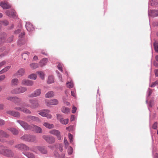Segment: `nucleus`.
<instances>
[{
    "mask_svg": "<svg viewBox=\"0 0 158 158\" xmlns=\"http://www.w3.org/2000/svg\"><path fill=\"white\" fill-rule=\"evenodd\" d=\"M157 123L155 122L152 126V128L154 129H156L157 127Z\"/></svg>",
    "mask_w": 158,
    "mask_h": 158,
    "instance_id": "nucleus-63",
    "label": "nucleus"
},
{
    "mask_svg": "<svg viewBox=\"0 0 158 158\" xmlns=\"http://www.w3.org/2000/svg\"><path fill=\"white\" fill-rule=\"evenodd\" d=\"M29 54L30 53L27 52H26L24 53H23L22 54V58L24 60H25L27 58H28L29 55Z\"/></svg>",
    "mask_w": 158,
    "mask_h": 158,
    "instance_id": "nucleus-36",
    "label": "nucleus"
},
{
    "mask_svg": "<svg viewBox=\"0 0 158 158\" xmlns=\"http://www.w3.org/2000/svg\"><path fill=\"white\" fill-rule=\"evenodd\" d=\"M48 62V59L43 58L39 62V65L41 67H43Z\"/></svg>",
    "mask_w": 158,
    "mask_h": 158,
    "instance_id": "nucleus-23",
    "label": "nucleus"
},
{
    "mask_svg": "<svg viewBox=\"0 0 158 158\" xmlns=\"http://www.w3.org/2000/svg\"><path fill=\"white\" fill-rule=\"evenodd\" d=\"M30 66L31 68L35 69L39 67V64L37 63H32L30 64Z\"/></svg>",
    "mask_w": 158,
    "mask_h": 158,
    "instance_id": "nucleus-43",
    "label": "nucleus"
},
{
    "mask_svg": "<svg viewBox=\"0 0 158 158\" xmlns=\"http://www.w3.org/2000/svg\"><path fill=\"white\" fill-rule=\"evenodd\" d=\"M18 123L25 130H28L31 129V125H29L27 123L21 120H17Z\"/></svg>",
    "mask_w": 158,
    "mask_h": 158,
    "instance_id": "nucleus-5",
    "label": "nucleus"
},
{
    "mask_svg": "<svg viewBox=\"0 0 158 158\" xmlns=\"http://www.w3.org/2000/svg\"><path fill=\"white\" fill-rule=\"evenodd\" d=\"M22 153L28 158H35L34 154L29 152H23Z\"/></svg>",
    "mask_w": 158,
    "mask_h": 158,
    "instance_id": "nucleus-20",
    "label": "nucleus"
},
{
    "mask_svg": "<svg viewBox=\"0 0 158 158\" xmlns=\"http://www.w3.org/2000/svg\"><path fill=\"white\" fill-rule=\"evenodd\" d=\"M155 73L156 77H158V69L155 70Z\"/></svg>",
    "mask_w": 158,
    "mask_h": 158,
    "instance_id": "nucleus-64",
    "label": "nucleus"
},
{
    "mask_svg": "<svg viewBox=\"0 0 158 158\" xmlns=\"http://www.w3.org/2000/svg\"><path fill=\"white\" fill-rule=\"evenodd\" d=\"M43 125L47 128L49 129L52 128L54 126L52 124H49L47 123H45L43 124Z\"/></svg>",
    "mask_w": 158,
    "mask_h": 158,
    "instance_id": "nucleus-31",
    "label": "nucleus"
},
{
    "mask_svg": "<svg viewBox=\"0 0 158 158\" xmlns=\"http://www.w3.org/2000/svg\"><path fill=\"white\" fill-rule=\"evenodd\" d=\"M149 16L156 17L158 16V10H150L148 11Z\"/></svg>",
    "mask_w": 158,
    "mask_h": 158,
    "instance_id": "nucleus-18",
    "label": "nucleus"
},
{
    "mask_svg": "<svg viewBox=\"0 0 158 158\" xmlns=\"http://www.w3.org/2000/svg\"><path fill=\"white\" fill-rule=\"evenodd\" d=\"M6 77V76L4 75H2L0 76V81L4 80Z\"/></svg>",
    "mask_w": 158,
    "mask_h": 158,
    "instance_id": "nucleus-59",
    "label": "nucleus"
},
{
    "mask_svg": "<svg viewBox=\"0 0 158 158\" xmlns=\"http://www.w3.org/2000/svg\"><path fill=\"white\" fill-rule=\"evenodd\" d=\"M58 103V101L56 99H53L50 100L47 102L46 104L47 106H48V105H56Z\"/></svg>",
    "mask_w": 158,
    "mask_h": 158,
    "instance_id": "nucleus-19",
    "label": "nucleus"
},
{
    "mask_svg": "<svg viewBox=\"0 0 158 158\" xmlns=\"http://www.w3.org/2000/svg\"><path fill=\"white\" fill-rule=\"evenodd\" d=\"M42 138L46 142L50 144L54 143L55 142V139L52 136L44 135H43Z\"/></svg>",
    "mask_w": 158,
    "mask_h": 158,
    "instance_id": "nucleus-8",
    "label": "nucleus"
},
{
    "mask_svg": "<svg viewBox=\"0 0 158 158\" xmlns=\"http://www.w3.org/2000/svg\"><path fill=\"white\" fill-rule=\"evenodd\" d=\"M15 96H8L6 98V99L10 101L13 102L14 100L15 99Z\"/></svg>",
    "mask_w": 158,
    "mask_h": 158,
    "instance_id": "nucleus-47",
    "label": "nucleus"
},
{
    "mask_svg": "<svg viewBox=\"0 0 158 158\" xmlns=\"http://www.w3.org/2000/svg\"><path fill=\"white\" fill-rule=\"evenodd\" d=\"M29 102L31 104L27 105L26 106L27 107L35 109L38 108L39 106L38 101L36 99H30L29 100Z\"/></svg>",
    "mask_w": 158,
    "mask_h": 158,
    "instance_id": "nucleus-2",
    "label": "nucleus"
},
{
    "mask_svg": "<svg viewBox=\"0 0 158 158\" xmlns=\"http://www.w3.org/2000/svg\"><path fill=\"white\" fill-rule=\"evenodd\" d=\"M57 76L59 77V78L60 81H63L62 80V77L60 73H57Z\"/></svg>",
    "mask_w": 158,
    "mask_h": 158,
    "instance_id": "nucleus-58",
    "label": "nucleus"
},
{
    "mask_svg": "<svg viewBox=\"0 0 158 158\" xmlns=\"http://www.w3.org/2000/svg\"><path fill=\"white\" fill-rule=\"evenodd\" d=\"M1 22L3 25L5 26H7L9 24L8 22L6 20H5L2 21Z\"/></svg>",
    "mask_w": 158,
    "mask_h": 158,
    "instance_id": "nucleus-54",
    "label": "nucleus"
},
{
    "mask_svg": "<svg viewBox=\"0 0 158 158\" xmlns=\"http://www.w3.org/2000/svg\"><path fill=\"white\" fill-rule=\"evenodd\" d=\"M25 33L24 32H22L19 36V40L18 42V44L19 46H21L25 43V41L23 39V37Z\"/></svg>",
    "mask_w": 158,
    "mask_h": 158,
    "instance_id": "nucleus-14",
    "label": "nucleus"
},
{
    "mask_svg": "<svg viewBox=\"0 0 158 158\" xmlns=\"http://www.w3.org/2000/svg\"><path fill=\"white\" fill-rule=\"evenodd\" d=\"M28 78L31 79L35 80L36 79L37 76L35 74H31L28 76Z\"/></svg>",
    "mask_w": 158,
    "mask_h": 158,
    "instance_id": "nucleus-41",
    "label": "nucleus"
},
{
    "mask_svg": "<svg viewBox=\"0 0 158 158\" xmlns=\"http://www.w3.org/2000/svg\"><path fill=\"white\" fill-rule=\"evenodd\" d=\"M67 87L69 88H71L73 86V82L71 81L70 82H68L66 83Z\"/></svg>",
    "mask_w": 158,
    "mask_h": 158,
    "instance_id": "nucleus-40",
    "label": "nucleus"
},
{
    "mask_svg": "<svg viewBox=\"0 0 158 158\" xmlns=\"http://www.w3.org/2000/svg\"><path fill=\"white\" fill-rule=\"evenodd\" d=\"M4 156L9 157H11L14 156L13 152L10 149H7L6 150Z\"/></svg>",
    "mask_w": 158,
    "mask_h": 158,
    "instance_id": "nucleus-17",
    "label": "nucleus"
},
{
    "mask_svg": "<svg viewBox=\"0 0 158 158\" xmlns=\"http://www.w3.org/2000/svg\"><path fill=\"white\" fill-rule=\"evenodd\" d=\"M7 149H6L5 147L1 145L0 146V154L4 156L5 155V153L6 152V150Z\"/></svg>",
    "mask_w": 158,
    "mask_h": 158,
    "instance_id": "nucleus-29",
    "label": "nucleus"
},
{
    "mask_svg": "<svg viewBox=\"0 0 158 158\" xmlns=\"http://www.w3.org/2000/svg\"><path fill=\"white\" fill-rule=\"evenodd\" d=\"M152 2L156 6H158V0H153Z\"/></svg>",
    "mask_w": 158,
    "mask_h": 158,
    "instance_id": "nucleus-56",
    "label": "nucleus"
},
{
    "mask_svg": "<svg viewBox=\"0 0 158 158\" xmlns=\"http://www.w3.org/2000/svg\"><path fill=\"white\" fill-rule=\"evenodd\" d=\"M0 6L3 9H8L11 7L10 5L7 3L3 2L1 3Z\"/></svg>",
    "mask_w": 158,
    "mask_h": 158,
    "instance_id": "nucleus-25",
    "label": "nucleus"
},
{
    "mask_svg": "<svg viewBox=\"0 0 158 158\" xmlns=\"http://www.w3.org/2000/svg\"><path fill=\"white\" fill-rule=\"evenodd\" d=\"M152 93V90L150 88H149L148 90V96H149Z\"/></svg>",
    "mask_w": 158,
    "mask_h": 158,
    "instance_id": "nucleus-57",
    "label": "nucleus"
},
{
    "mask_svg": "<svg viewBox=\"0 0 158 158\" xmlns=\"http://www.w3.org/2000/svg\"><path fill=\"white\" fill-rule=\"evenodd\" d=\"M54 155L55 157H60V155L57 152H55L54 153Z\"/></svg>",
    "mask_w": 158,
    "mask_h": 158,
    "instance_id": "nucleus-61",
    "label": "nucleus"
},
{
    "mask_svg": "<svg viewBox=\"0 0 158 158\" xmlns=\"http://www.w3.org/2000/svg\"><path fill=\"white\" fill-rule=\"evenodd\" d=\"M15 111L14 110H9L6 111V113L7 114H9L13 116V114H14V113Z\"/></svg>",
    "mask_w": 158,
    "mask_h": 158,
    "instance_id": "nucleus-46",
    "label": "nucleus"
},
{
    "mask_svg": "<svg viewBox=\"0 0 158 158\" xmlns=\"http://www.w3.org/2000/svg\"><path fill=\"white\" fill-rule=\"evenodd\" d=\"M14 113V114L13 116L17 118L20 117V114L19 112L15 111Z\"/></svg>",
    "mask_w": 158,
    "mask_h": 158,
    "instance_id": "nucleus-45",
    "label": "nucleus"
},
{
    "mask_svg": "<svg viewBox=\"0 0 158 158\" xmlns=\"http://www.w3.org/2000/svg\"><path fill=\"white\" fill-rule=\"evenodd\" d=\"M64 142L66 148H67L69 146V143L65 137H64Z\"/></svg>",
    "mask_w": 158,
    "mask_h": 158,
    "instance_id": "nucleus-48",
    "label": "nucleus"
},
{
    "mask_svg": "<svg viewBox=\"0 0 158 158\" xmlns=\"http://www.w3.org/2000/svg\"><path fill=\"white\" fill-rule=\"evenodd\" d=\"M69 138L70 140V142L71 143L73 142V135L70 133L69 134Z\"/></svg>",
    "mask_w": 158,
    "mask_h": 158,
    "instance_id": "nucleus-51",
    "label": "nucleus"
},
{
    "mask_svg": "<svg viewBox=\"0 0 158 158\" xmlns=\"http://www.w3.org/2000/svg\"><path fill=\"white\" fill-rule=\"evenodd\" d=\"M6 61L5 60H3L0 62V68L2 67L3 66L6 64Z\"/></svg>",
    "mask_w": 158,
    "mask_h": 158,
    "instance_id": "nucleus-53",
    "label": "nucleus"
},
{
    "mask_svg": "<svg viewBox=\"0 0 158 158\" xmlns=\"http://www.w3.org/2000/svg\"><path fill=\"white\" fill-rule=\"evenodd\" d=\"M21 83L22 85L32 86L33 85L34 83L32 81L23 79L21 81Z\"/></svg>",
    "mask_w": 158,
    "mask_h": 158,
    "instance_id": "nucleus-13",
    "label": "nucleus"
},
{
    "mask_svg": "<svg viewBox=\"0 0 158 158\" xmlns=\"http://www.w3.org/2000/svg\"><path fill=\"white\" fill-rule=\"evenodd\" d=\"M29 135L24 134L21 136L20 139L21 140L29 142Z\"/></svg>",
    "mask_w": 158,
    "mask_h": 158,
    "instance_id": "nucleus-28",
    "label": "nucleus"
},
{
    "mask_svg": "<svg viewBox=\"0 0 158 158\" xmlns=\"http://www.w3.org/2000/svg\"><path fill=\"white\" fill-rule=\"evenodd\" d=\"M54 96V92L53 91L48 92L45 94V97L46 98H49L52 97Z\"/></svg>",
    "mask_w": 158,
    "mask_h": 158,
    "instance_id": "nucleus-34",
    "label": "nucleus"
},
{
    "mask_svg": "<svg viewBox=\"0 0 158 158\" xmlns=\"http://www.w3.org/2000/svg\"><path fill=\"white\" fill-rule=\"evenodd\" d=\"M25 119L26 121L29 122H36L40 123L41 122V120L38 117L32 115L27 116L26 117Z\"/></svg>",
    "mask_w": 158,
    "mask_h": 158,
    "instance_id": "nucleus-4",
    "label": "nucleus"
},
{
    "mask_svg": "<svg viewBox=\"0 0 158 158\" xmlns=\"http://www.w3.org/2000/svg\"><path fill=\"white\" fill-rule=\"evenodd\" d=\"M50 111L48 110H44L40 111L39 114L43 117H46L48 118H52V115L49 114Z\"/></svg>",
    "mask_w": 158,
    "mask_h": 158,
    "instance_id": "nucleus-7",
    "label": "nucleus"
},
{
    "mask_svg": "<svg viewBox=\"0 0 158 158\" xmlns=\"http://www.w3.org/2000/svg\"><path fill=\"white\" fill-rule=\"evenodd\" d=\"M77 110V108L75 106H73L72 108V112L73 113H74L76 112Z\"/></svg>",
    "mask_w": 158,
    "mask_h": 158,
    "instance_id": "nucleus-62",
    "label": "nucleus"
},
{
    "mask_svg": "<svg viewBox=\"0 0 158 158\" xmlns=\"http://www.w3.org/2000/svg\"><path fill=\"white\" fill-rule=\"evenodd\" d=\"M8 130L10 131L14 135H17L18 134V131L14 128H10L8 129Z\"/></svg>",
    "mask_w": 158,
    "mask_h": 158,
    "instance_id": "nucleus-27",
    "label": "nucleus"
},
{
    "mask_svg": "<svg viewBox=\"0 0 158 158\" xmlns=\"http://www.w3.org/2000/svg\"><path fill=\"white\" fill-rule=\"evenodd\" d=\"M41 93V90L40 89H37L34 92L28 95V96L29 98H34L40 96Z\"/></svg>",
    "mask_w": 158,
    "mask_h": 158,
    "instance_id": "nucleus-10",
    "label": "nucleus"
},
{
    "mask_svg": "<svg viewBox=\"0 0 158 158\" xmlns=\"http://www.w3.org/2000/svg\"><path fill=\"white\" fill-rule=\"evenodd\" d=\"M14 109L15 110L22 111L27 114H31V112L28 109L23 106L16 107H15Z\"/></svg>",
    "mask_w": 158,
    "mask_h": 158,
    "instance_id": "nucleus-11",
    "label": "nucleus"
},
{
    "mask_svg": "<svg viewBox=\"0 0 158 158\" xmlns=\"http://www.w3.org/2000/svg\"><path fill=\"white\" fill-rule=\"evenodd\" d=\"M61 111L63 113L66 114H67L69 112L70 110L68 108L63 107L62 108Z\"/></svg>",
    "mask_w": 158,
    "mask_h": 158,
    "instance_id": "nucleus-38",
    "label": "nucleus"
},
{
    "mask_svg": "<svg viewBox=\"0 0 158 158\" xmlns=\"http://www.w3.org/2000/svg\"><path fill=\"white\" fill-rule=\"evenodd\" d=\"M0 135L4 137L8 138L10 137L9 134L6 132L0 129Z\"/></svg>",
    "mask_w": 158,
    "mask_h": 158,
    "instance_id": "nucleus-24",
    "label": "nucleus"
},
{
    "mask_svg": "<svg viewBox=\"0 0 158 158\" xmlns=\"http://www.w3.org/2000/svg\"><path fill=\"white\" fill-rule=\"evenodd\" d=\"M58 69L60 70L61 72H62V64L60 63L57 66Z\"/></svg>",
    "mask_w": 158,
    "mask_h": 158,
    "instance_id": "nucleus-52",
    "label": "nucleus"
},
{
    "mask_svg": "<svg viewBox=\"0 0 158 158\" xmlns=\"http://www.w3.org/2000/svg\"><path fill=\"white\" fill-rule=\"evenodd\" d=\"M73 152V149L71 147H70L68 148V152L69 155H71L72 154Z\"/></svg>",
    "mask_w": 158,
    "mask_h": 158,
    "instance_id": "nucleus-50",
    "label": "nucleus"
},
{
    "mask_svg": "<svg viewBox=\"0 0 158 158\" xmlns=\"http://www.w3.org/2000/svg\"><path fill=\"white\" fill-rule=\"evenodd\" d=\"M29 142L36 143L37 140L36 136L34 135H29Z\"/></svg>",
    "mask_w": 158,
    "mask_h": 158,
    "instance_id": "nucleus-21",
    "label": "nucleus"
},
{
    "mask_svg": "<svg viewBox=\"0 0 158 158\" xmlns=\"http://www.w3.org/2000/svg\"><path fill=\"white\" fill-rule=\"evenodd\" d=\"M60 122L63 124H68L69 122V119L68 118L64 119L63 118L60 119Z\"/></svg>",
    "mask_w": 158,
    "mask_h": 158,
    "instance_id": "nucleus-39",
    "label": "nucleus"
},
{
    "mask_svg": "<svg viewBox=\"0 0 158 158\" xmlns=\"http://www.w3.org/2000/svg\"><path fill=\"white\" fill-rule=\"evenodd\" d=\"M5 121L4 120L0 118V126L3 125L5 124Z\"/></svg>",
    "mask_w": 158,
    "mask_h": 158,
    "instance_id": "nucleus-55",
    "label": "nucleus"
},
{
    "mask_svg": "<svg viewBox=\"0 0 158 158\" xmlns=\"http://www.w3.org/2000/svg\"><path fill=\"white\" fill-rule=\"evenodd\" d=\"M27 90V88L24 87L19 86L14 89L11 91L10 93L12 94H19L23 93Z\"/></svg>",
    "mask_w": 158,
    "mask_h": 158,
    "instance_id": "nucleus-3",
    "label": "nucleus"
},
{
    "mask_svg": "<svg viewBox=\"0 0 158 158\" xmlns=\"http://www.w3.org/2000/svg\"><path fill=\"white\" fill-rule=\"evenodd\" d=\"M22 101V99L17 97L15 96V99L14 100L13 102L15 104H18Z\"/></svg>",
    "mask_w": 158,
    "mask_h": 158,
    "instance_id": "nucleus-32",
    "label": "nucleus"
},
{
    "mask_svg": "<svg viewBox=\"0 0 158 158\" xmlns=\"http://www.w3.org/2000/svg\"><path fill=\"white\" fill-rule=\"evenodd\" d=\"M54 81L53 77L52 76H49L48 77V80H47V83L48 84H51L53 83Z\"/></svg>",
    "mask_w": 158,
    "mask_h": 158,
    "instance_id": "nucleus-37",
    "label": "nucleus"
},
{
    "mask_svg": "<svg viewBox=\"0 0 158 158\" xmlns=\"http://www.w3.org/2000/svg\"><path fill=\"white\" fill-rule=\"evenodd\" d=\"M6 36V34L4 32L0 34V39L2 42L4 41Z\"/></svg>",
    "mask_w": 158,
    "mask_h": 158,
    "instance_id": "nucleus-33",
    "label": "nucleus"
},
{
    "mask_svg": "<svg viewBox=\"0 0 158 158\" xmlns=\"http://www.w3.org/2000/svg\"><path fill=\"white\" fill-rule=\"evenodd\" d=\"M37 73L42 79L43 80L44 79V74L43 72L42 71L38 72Z\"/></svg>",
    "mask_w": 158,
    "mask_h": 158,
    "instance_id": "nucleus-42",
    "label": "nucleus"
},
{
    "mask_svg": "<svg viewBox=\"0 0 158 158\" xmlns=\"http://www.w3.org/2000/svg\"><path fill=\"white\" fill-rule=\"evenodd\" d=\"M50 134L56 136L58 140H61V136L60 135V132L58 130L53 129L49 131Z\"/></svg>",
    "mask_w": 158,
    "mask_h": 158,
    "instance_id": "nucleus-9",
    "label": "nucleus"
},
{
    "mask_svg": "<svg viewBox=\"0 0 158 158\" xmlns=\"http://www.w3.org/2000/svg\"><path fill=\"white\" fill-rule=\"evenodd\" d=\"M157 85H158V80L153 82L150 86L151 87H153Z\"/></svg>",
    "mask_w": 158,
    "mask_h": 158,
    "instance_id": "nucleus-49",
    "label": "nucleus"
},
{
    "mask_svg": "<svg viewBox=\"0 0 158 158\" xmlns=\"http://www.w3.org/2000/svg\"><path fill=\"white\" fill-rule=\"evenodd\" d=\"M39 151L41 153L43 154H46L47 150L44 146H35L30 148V151L35 153H37V150Z\"/></svg>",
    "mask_w": 158,
    "mask_h": 158,
    "instance_id": "nucleus-1",
    "label": "nucleus"
},
{
    "mask_svg": "<svg viewBox=\"0 0 158 158\" xmlns=\"http://www.w3.org/2000/svg\"><path fill=\"white\" fill-rule=\"evenodd\" d=\"M153 45L155 51L158 53V42H155Z\"/></svg>",
    "mask_w": 158,
    "mask_h": 158,
    "instance_id": "nucleus-44",
    "label": "nucleus"
},
{
    "mask_svg": "<svg viewBox=\"0 0 158 158\" xmlns=\"http://www.w3.org/2000/svg\"><path fill=\"white\" fill-rule=\"evenodd\" d=\"M1 141L2 142H6L7 144L12 145H13L14 143V141L13 140H10L8 141H6V140L5 139H3L2 140H1Z\"/></svg>",
    "mask_w": 158,
    "mask_h": 158,
    "instance_id": "nucleus-35",
    "label": "nucleus"
},
{
    "mask_svg": "<svg viewBox=\"0 0 158 158\" xmlns=\"http://www.w3.org/2000/svg\"><path fill=\"white\" fill-rule=\"evenodd\" d=\"M25 26L27 30L28 31H32L34 29L32 24L29 22H26Z\"/></svg>",
    "mask_w": 158,
    "mask_h": 158,
    "instance_id": "nucleus-16",
    "label": "nucleus"
},
{
    "mask_svg": "<svg viewBox=\"0 0 158 158\" xmlns=\"http://www.w3.org/2000/svg\"><path fill=\"white\" fill-rule=\"evenodd\" d=\"M6 13V15L9 17L15 18L16 17L15 11L13 10H7Z\"/></svg>",
    "mask_w": 158,
    "mask_h": 158,
    "instance_id": "nucleus-15",
    "label": "nucleus"
},
{
    "mask_svg": "<svg viewBox=\"0 0 158 158\" xmlns=\"http://www.w3.org/2000/svg\"><path fill=\"white\" fill-rule=\"evenodd\" d=\"M11 66H8L0 71V74H2L8 71L11 68Z\"/></svg>",
    "mask_w": 158,
    "mask_h": 158,
    "instance_id": "nucleus-30",
    "label": "nucleus"
},
{
    "mask_svg": "<svg viewBox=\"0 0 158 158\" xmlns=\"http://www.w3.org/2000/svg\"><path fill=\"white\" fill-rule=\"evenodd\" d=\"M19 83V81L17 78L12 79L11 82V85L12 86H17Z\"/></svg>",
    "mask_w": 158,
    "mask_h": 158,
    "instance_id": "nucleus-22",
    "label": "nucleus"
},
{
    "mask_svg": "<svg viewBox=\"0 0 158 158\" xmlns=\"http://www.w3.org/2000/svg\"><path fill=\"white\" fill-rule=\"evenodd\" d=\"M31 126V130H32V131L38 133H41L42 132V129L40 127L34 124H32Z\"/></svg>",
    "mask_w": 158,
    "mask_h": 158,
    "instance_id": "nucleus-12",
    "label": "nucleus"
},
{
    "mask_svg": "<svg viewBox=\"0 0 158 158\" xmlns=\"http://www.w3.org/2000/svg\"><path fill=\"white\" fill-rule=\"evenodd\" d=\"M25 72V69L23 68H21L18 70L16 73V74L20 76H22L24 74Z\"/></svg>",
    "mask_w": 158,
    "mask_h": 158,
    "instance_id": "nucleus-26",
    "label": "nucleus"
},
{
    "mask_svg": "<svg viewBox=\"0 0 158 158\" xmlns=\"http://www.w3.org/2000/svg\"><path fill=\"white\" fill-rule=\"evenodd\" d=\"M56 116L57 119H59L60 120V119H62L63 118H62L61 116L59 114H57Z\"/></svg>",
    "mask_w": 158,
    "mask_h": 158,
    "instance_id": "nucleus-60",
    "label": "nucleus"
},
{
    "mask_svg": "<svg viewBox=\"0 0 158 158\" xmlns=\"http://www.w3.org/2000/svg\"><path fill=\"white\" fill-rule=\"evenodd\" d=\"M15 147L20 150L27 151H30V149L28 146L23 143H20L16 145Z\"/></svg>",
    "mask_w": 158,
    "mask_h": 158,
    "instance_id": "nucleus-6",
    "label": "nucleus"
}]
</instances>
